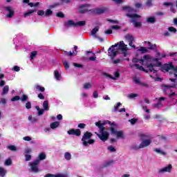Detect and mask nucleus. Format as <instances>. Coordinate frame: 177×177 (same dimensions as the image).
Returning a JSON list of instances; mask_svg holds the SVG:
<instances>
[{
	"instance_id": "nucleus-1",
	"label": "nucleus",
	"mask_w": 177,
	"mask_h": 177,
	"mask_svg": "<svg viewBox=\"0 0 177 177\" xmlns=\"http://www.w3.org/2000/svg\"><path fill=\"white\" fill-rule=\"evenodd\" d=\"M107 124L111 126L113 122H111L110 120H104L102 123V121L99 120L95 123V127H97L100 132V133L97 132H95V133L97 135V138L102 140V142L109 140V138L110 137V133L109 131H105L106 127H104V125H107Z\"/></svg>"
},
{
	"instance_id": "nucleus-2",
	"label": "nucleus",
	"mask_w": 177,
	"mask_h": 177,
	"mask_svg": "<svg viewBox=\"0 0 177 177\" xmlns=\"http://www.w3.org/2000/svg\"><path fill=\"white\" fill-rule=\"evenodd\" d=\"M122 10L127 12L126 14L127 17H129L131 19V22L133 23L134 26L138 28L142 26V22H136V19H140V15L138 14H131V13H135L136 12V10L135 8L128 6H124L122 7Z\"/></svg>"
},
{
	"instance_id": "nucleus-3",
	"label": "nucleus",
	"mask_w": 177,
	"mask_h": 177,
	"mask_svg": "<svg viewBox=\"0 0 177 177\" xmlns=\"http://www.w3.org/2000/svg\"><path fill=\"white\" fill-rule=\"evenodd\" d=\"M117 46H118V49H120L122 52H127V50H128V48L127 47V45H125V44L124 43V41H121L119 43L112 45L108 49V56H110L111 60H114L117 55H118V51H115V48H117Z\"/></svg>"
},
{
	"instance_id": "nucleus-4",
	"label": "nucleus",
	"mask_w": 177,
	"mask_h": 177,
	"mask_svg": "<svg viewBox=\"0 0 177 177\" xmlns=\"http://www.w3.org/2000/svg\"><path fill=\"white\" fill-rule=\"evenodd\" d=\"M93 136V134L89 131H86L82 138V142L83 143V146H88V145H93L95 143V140L91 139Z\"/></svg>"
},
{
	"instance_id": "nucleus-5",
	"label": "nucleus",
	"mask_w": 177,
	"mask_h": 177,
	"mask_svg": "<svg viewBox=\"0 0 177 177\" xmlns=\"http://www.w3.org/2000/svg\"><path fill=\"white\" fill-rule=\"evenodd\" d=\"M39 160L36 159L34 162L30 163V172H35V174H37L39 172Z\"/></svg>"
},
{
	"instance_id": "nucleus-6",
	"label": "nucleus",
	"mask_w": 177,
	"mask_h": 177,
	"mask_svg": "<svg viewBox=\"0 0 177 177\" xmlns=\"http://www.w3.org/2000/svg\"><path fill=\"white\" fill-rule=\"evenodd\" d=\"M124 38L125 39H127V41H129V46L133 48V49H136V46L133 44V42L135 41V38H133V36H132V35L127 34L124 36Z\"/></svg>"
},
{
	"instance_id": "nucleus-7",
	"label": "nucleus",
	"mask_w": 177,
	"mask_h": 177,
	"mask_svg": "<svg viewBox=\"0 0 177 177\" xmlns=\"http://www.w3.org/2000/svg\"><path fill=\"white\" fill-rule=\"evenodd\" d=\"M162 66V64L161 62H158L156 64H147V67L149 68V71L151 73H157V70L154 69V67H161Z\"/></svg>"
},
{
	"instance_id": "nucleus-8",
	"label": "nucleus",
	"mask_w": 177,
	"mask_h": 177,
	"mask_svg": "<svg viewBox=\"0 0 177 177\" xmlns=\"http://www.w3.org/2000/svg\"><path fill=\"white\" fill-rule=\"evenodd\" d=\"M4 10H6V12H8V14L6 15V17H7L8 19H10L13 17V16H15V10H12V7L6 6L4 7Z\"/></svg>"
},
{
	"instance_id": "nucleus-9",
	"label": "nucleus",
	"mask_w": 177,
	"mask_h": 177,
	"mask_svg": "<svg viewBox=\"0 0 177 177\" xmlns=\"http://www.w3.org/2000/svg\"><path fill=\"white\" fill-rule=\"evenodd\" d=\"M68 135H74L75 136H81V130L80 129H71L67 131Z\"/></svg>"
},
{
	"instance_id": "nucleus-10",
	"label": "nucleus",
	"mask_w": 177,
	"mask_h": 177,
	"mask_svg": "<svg viewBox=\"0 0 177 177\" xmlns=\"http://www.w3.org/2000/svg\"><path fill=\"white\" fill-rule=\"evenodd\" d=\"M91 6V4H82L80 6V11L79 12L81 14L86 13V12H90L91 10H88V8Z\"/></svg>"
},
{
	"instance_id": "nucleus-11",
	"label": "nucleus",
	"mask_w": 177,
	"mask_h": 177,
	"mask_svg": "<svg viewBox=\"0 0 177 177\" xmlns=\"http://www.w3.org/2000/svg\"><path fill=\"white\" fill-rule=\"evenodd\" d=\"M110 127H111L109 128V129H110L111 135H115L116 133L118 132L117 131L118 126L117 125V124H115V122H112V124Z\"/></svg>"
},
{
	"instance_id": "nucleus-12",
	"label": "nucleus",
	"mask_w": 177,
	"mask_h": 177,
	"mask_svg": "<svg viewBox=\"0 0 177 177\" xmlns=\"http://www.w3.org/2000/svg\"><path fill=\"white\" fill-rule=\"evenodd\" d=\"M172 165H169L167 167H163L158 171V174H164V172H171Z\"/></svg>"
},
{
	"instance_id": "nucleus-13",
	"label": "nucleus",
	"mask_w": 177,
	"mask_h": 177,
	"mask_svg": "<svg viewBox=\"0 0 177 177\" xmlns=\"http://www.w3.org/2000/svg\"><path fill=\"white\" fill-rule=\"evenodd\" d=\"M151 143V140H142V142L140 144V147L142 149L150 146Z\"/></svg>"
},
{
	"instance_id": "nucleus-14",
	"label": "nucleus",
	"mask_w": 177,
	"mask_h": 177,
	"mask_svg": "<svg viewBox=\"0 0 177 177\" xmlns=\"http://www.w3.org/2000/svg\"><path fill=\"white\" fill-rule=\"evenodd\" d=\"M64 27H66V28H71L72 27H75V22H74V21L73 20H68L66 22L64 23Z\"/></svg>"
},
{
	"instance_id": "nucleus-15",
	"label": "nucleus",
	"mask_w": 177,
	"mask_h": 177,
	"mask_svg": "<svg viewBox=\"0 0 177 177\" xmlns=\"http://www.w3.org/2000/svg\"><path fill=\"white\" fill-rule=\"evenodd\" d=\"M165 97H160L158 99V103L155 104L153 105V107H155L156 109H158V107H161V106H162V103L161 102L165 100Z\"/></svg>"
},
{
	"instance_id": "nucleus-16",
	"label": "nucleus",
	"mask_w": 177,
	"mask_h": 177,
	"mask_svg": "<svg viewBox=\"0 0 177 177\" xmlns=\"http://www.w3.org/2000/svg\"><path fill=\"white\" fill-rule=\"evenodd\" d=\"M162 70H165V71H169V70H172L174 68V65L172 64H165L162 66Z\"/></svg>"
},
{
	"instance_id": "nucleus-17",
	"label": "nucleus",
	"mask_w": 177,
	"mask_h": 177,
	"mask_svg": "<svg viewBox=\"0 0 177 177\" xmlns=\"http://www.w3.org/2000/svg\"><path fill=\"white\" fill-rule=\"evenodd\" d=\"M106 77H108L109 78H111V80H115V78H119L120 77V73L119 72H115V77L111 76L109 73H105Z\"/></svg>"
},
{
	"instance_id": "nucleus-18",
	"label": "nucleus",
	"mask_w": 177,
	"mask_h": 177,
	"mask_svg": "<svg viewBox=\"0 0 177 177\" xmlns=\"http://www.w3.org/2000/svg\"><path fill=\"white\" fill-rule=\"evenodd\" d=\"M75 27H85L86 26V21H80L77 22H75Z\"/></svg>"
},
{
	"instance_id": "nucleus-19",
	"label": "nucleus",
	"mask_w": 177,
	"mask_h": 177,
	"mask_svg": "<svg viewBox=\"0 0 177 177\" xmlns=\"http://www.w3.org/2000/svg\"><path fill=\"white\" fill-rule=\"evenodd\" d=\"M43 109L45 110V111H49V101H44Z\"/></svg>"
},
{
	"instance_id": "nucleus-20",
	"label": "nucleus",
	"mask_w": 177,
	"mask_h": 177,
	"mask_svg": "<svg viewBox=\"0 0 177 177\" xmlns=\"http://www.w3.org/2000/svg\"><path fill=\"white\" fill-rule=\"evenodd\" d=\"M60 125L59 122H54L50 124L51 129H56Z\"/></svg>"
},
{
	"instance_id": "nucleus-21",
	"label": "nucleus",
	"mask_w": 177,
	"mask_h": 177,
	"mask_svg": "<svg viewBox=\"0 0 177 177\" xmlns=\"http://www.w3.org/2000/svg\"><path fill=\"white\" fill-rule=\"evenodd\" d=\"M8 93H9V86L6 85L3 88V92H2L1 95H2V96H3L5 95H8Z\"/></svg>"
},
{
	"instance_id": "nucleus-22",
	"label": "nucleus",
	"mask_w": 177,
	"mask_h": 177,
	"mask_svg": "<svg viewBox=\"0 0 177 177\" xmlns=\"http://www.w3.org/2000/svg\"><path fill=\"white\" fill-rule=\"evenodd\" d=\"M35 88L36 91H38L39 92H45V87L41 86L39 84L35 85Z\"/></svg>"
},
{
	"instance_id": "nucleus-23",
	"label": "nucleus",
	"mask_w": 177,
	"mask_h": 177,
	"mask_svg": "<svg viewBox=\"0 0 177 177\" xmlns=\"http://www.w3.org/2000/svg\"><path fill=\"white\" fill-rule=\"evenodd\" d=\"M104 12H106V8H97L95 10V12L97 13V15H103V13H104Z\"/></svg>"
},
{
	"instance_id": "nucleus-24",
	"label": "nucleus",
	"mask_w": 177,
	"mask_h": 177,
	"mask_svg": "<svg viewBox=\"0 0 177 177\" xmlns=\"http://www.w3.org/2000/svg\"><path fill=\"white\" fill-rule=\"evenodd\" d=\"M140 138L141 139V140H146V139L149 140L150 139V136L147 135V134H140Z\"/></svg>"
},
{
	"instance_id": "nucleus-25",
	"label": "nucleus",
	"mask_w": 177,
	"mask_h": 177,
	"mask_svg": "<svg viewBox=\"0 0 177 177\" xmlns=\"http://www.w3.org/2000/svg\"><path fill=\"white\" fill-rule=\"evenodd\" d=\"M46 154H45V153H41L39 155V161H43V160H46Z\"/></svg>"
},
{
	"instance_id": "nucleus-26",
	"label": "nucleus",
	"mask_w": 177,
	"mask_h": 177,
	"mask_svg": "<svg viewBox=\"0 0 177 177\" xmlns=\"http://www.w3.org/2000/svg\"><path fill=\"white\" fill-rule=\"evenodd\" d=\"M35 12H37L36 10H30L28 12H25L24 14V17H27L28 16H31V15H32V13H35Z\"/></svg>"
},
{
	"instance_id": "nucleus-27",
	"label": "nucleus",
	"mask_w": 177,
	"mask_h": 177,
	"mask_svg": "<svg viewBox=\"0 0 177 177\" xmlns=\"http://www.w3.org/2000/svg\"><path fill=\"white\" fill-rule=\"evenodd\" d=\"M36 110L38 111V115H42L45 111L44 109H40L39 106H35Z\"/></svg>"
},
{
	"instance_id": "nucleus-28",
	"label": "nucleus",
	"mask_w": 177,
	"mask_h": 177,
	"mask_svg": "<svg viewBox=\"0 0 177 177\" xmlns=\"http://www.w3.org/2000/svg\"><path fill=\"white\" fill-rule=\"evenodd\" d=\"M117 138H121V139H124V132L122 131H117L116 134Z\"/></svg>"
},
{
	"instance_id": "nucleus-29",
	"label": "nucleus",
	"mask_w": 177,
	"mask_h": 177,
	"mask_svg": "<svg viewBox=\"0 0 177 177\" xmlns=\"http://www.w3.org/2000/svg\"><path fill=\"white\" fill-rule=\"evenodd\" d=\"M147 48L142 46L138 50V51L141 52V53H147Z\"/></svg>"
},
{
	"instance_id": "nucleus-30",
	"label": "nucleus",
	"mask_w": 177,
	"mask_h": 177,
	"mask_svg": "<svg viewBox=\"0 0 177 177\" xmlns=\"http://www.w3.org/2000/svg\"><path fill=\"white\" fill-rule=\"evenodd\" d=\"M44 13H45L46 17H48V16H52V15H53V11H52V10L50 9H48L46 10Z\"/></svg>"
},
{
	"instance_id": "nucleus-31",
	"label": "nucleus",
	"mask_w": 177,
	"mask_h": 177,
	"mask_svg": "<svg viewBox=\"0 0 177 177\" xmlns=\"http://www.w3.org/2000/svg\"><path fill=\"white\" fill-rule=\"evenodd\" d=\"M5 175H6V170L3 169V167H0V176L5 177Z\"/></svg>"
},
{
	"instance_id": "nucleus-32",
	"label": "nucleus",
	"mask_w": 177,
	"mask_h": 177,
	"mask_svg": "<svg viewBox=\"0 0 177 177\" xmlns=\"http://www.w3.org/2000/svg\"><path fill=\"white\" fill-rule=\"evenodd\" d=\"M64 158L66 159L67 161H70V160H71V153L66 152L64 153Z\"/></svg>"
},
{
	"instance_id": "nucleus-33",
	"label": "nucleus",
	"mask_w": 177,
	"mask_h": 177,
	"mask_svg": "<svg viewBox=\"0 0 177 177\" xmlns=\"http://www.w3.org/2000/svg\"><path fill=\"white\" fill-rule=\"evenodd\" d=\"M97 31H99V26H96L95 28H93L90 35H96V32H97Z\"/></svg>"
},
{
	"instance_id": "nucleus-34",
	"label": "nucleus",
	"mask_w": 177,
	"mask_h": 177,
	"mask_svg": "<svg viewBox=\"0 0 177 177\" xmlns=\"http://www.w3.org/2000/svg\"><path fill=\"white\" fill-rule=\"evenodd\" d=\"M147 23H156V17H149L147 19Z\"/></svg>"
},
{
	"instance_id": "nucleus-35",
	"label": "nucleus",
	"mask_w": 177,
	"mask_h": 177,
	"mask_svg": "<svg viewBox=\"0 0 177 177\" xmlns=\"http://www.w3.org/2000/svg\"><path fill=\"white\" fill-rule=\"evenodd\" d=\"M121 102H118L116 104V106H114V109H112V113H115V111H118V108L120 107Z\"/></svg>"
},
{
	"instance_id": "nucleus-36",
	"label": "nucleus",
	"mask_w": 177,
	"mask_h": 177,
	"mask_svg": "<svg viewBox=\"0 0 177 177\" xmlns=\"http://www.w3.org/2000/svg\"><path fill=\"white\" fill-rule=\"evenodd\" d=\"M114 162L113 160H110L105 163L101 168H106V167H110Z\"/></svg>"
},
{
	"instance_id": "nucleus-37",
	"label": "nucleus",
	"mask_w": 177,
	"mask_h": 177,
	"mask_svg": "<svg viewBox=\"0 0 177 177\" xmlns=\"http://www.w3.org/2000/svg\"><path fill=\"white\" fill-rule=\"evenodd\" d=\"M7 149H9V150H11V151H17V148H16L14 145L8 146Z\"/></svg>"
},
{
	"instance_id": "nucleus-38",
	"label": "nucleus",
	"mask_w": 177,
	"mask_h": 177,
	"mask_svg": "<svg viewBox=\"0 0 177 177\" xmlns=\"http://www.w3.org/2000/svg\"><path fill=\"white\" fill-rule=\"evenodd\" d=\"M5 165L9 166L12 164V159L10 158H8L4 162Z\"/></svg>"
},
{
	"instance_id": "nucleus-39",
	"label": "nucleus",
	"mask_w": 177,
	"mask_h": 177,
	"mask_svg": "<svg viewBox=\"0 0 177 177\" xmlns=\"http://www.w3.org/2000/svg\"><path fill=\"white\" fill-rule=\"evenodd\" d=\"M62 63L66 70H68V68H70V65L68 64V62H67V61L64 60Z\"/></svg>"
},
{
	"instance_id": "nucleus-40",
	"label": "nucleus",
	"mask_w": 177,
	"mask_h": 177,
	"mask_svg": "<svg viewBox=\"0 0 177 177\" xmlns=\"http://www.w3.org/2000/svg\"><path fill=\"white\" fill-rule=\"evenodd\" d=\"M162 88H167V89H171V88H176V86H175V84H174L173 86H169L167 84H162Z\"/></svg>"
},
{
	"instance_id": "nucleus-41",
	"label": "nucleus",
	"mask_w": 177,
	"mask_h": 177,
	"mask_svg": "<svg viewBox=\"0 0 177 177\" xmlns=\"http://www.w3.org/2000/svg\"><path fill=\"white\" fill-rule=\"evenodd\" d=\"M37 51H33L30 53V59L32 60L33 59H35L37 57Z\"/></svg>"
},
{
	"instance_id": "nucleus-42",
	"label": "nucleus",
	"mask_w": 177,
	"mask_h": 177,
	"mask_svg": "<svg viewBox=\"0 0 177 177\" xmlns=\"http://www.w3.org/2000/svg\"><path fill=\"white\" fill-rule=\"evenodd\" d=\"M155 151L156 153H159L160 154H162V156H165V154H167L165 152L161 151V149H160L159 148H156Z\"/></svg>"
},
{
	"instance_id": "nucleus-43",
	"label": "nucleus",
	"mask_w": 177,
	"mask_h": 177,
	"mask_svg": "<svg viewBox=\"0 0 177 177\" xmlns=\"http://www.w3.org/2000/svg\"><path fill=\"white\" fill-rule=\"evenodd\" d=\"M157 48V45L156 44H151L149 46V47L147 48V49H149L151 50H154V49H156Z\"/></svg>"
},
{
	"instance_id": "nucleus-44",
	"label": "nucleus",
	"mask_w": 177,
	"mask_h": 177,
	"mask_svg": "<svg viewBox=\"0 0 177 177\" xmlns=\"http://www.w3.org/2000/svg\"><path fill=\"white\" fill-rule=\"evenodd\" d=\"M145 5L149 8L153 6V0H147L145 3Z\"/></svg>"
},
{
	"instance_id": "nucleus-45",
	"label": "nucleus",
	"mask_w": 177,
	"mask_h": 177,
	"mask_svg": "<svg viewBox=\"0 0 177 177\" xmlns=\"http://www.w3.org/2000/svg\"><path fill=\"white\" fill-rule=\"evenodd\" d=\"M54 73H55V77L56 80H60V73H59V71H55Z\"/></svg>"
},
{
	"instance_id": "nucleus-46",
	"label": "nucleus",
	"mask_w": 177,
	"mask_h": 177,
	"mask_svg": "<svg viewBox=\"0 0 177 177\" xmlns=\"http://www.w3.org/2000/svg\"><path fill=\"white\" fill-rule=\"evenodd\" d=\"M138 95L136 93H131L128 95V97H129V99H133L134 97H138Z\"/></svg>"
},
{
	"instance_id": "nucleus-47",
	"label": "nucleus",
	"mask_w": 177,
	"mask_h": 177,
	"mask_svg": "<svg viewBox=\"0 0 177 177\" xmlns=\"http://www.w3.org/2000/svg\"><path fill=\"white\" fill-rule=\"evenodd\" d=\"M21 100V102H26V100H28V96H27L26 94H23Z\"/></svg>"
},
{
	"instance_id": "nucleus-48",
	"label": "nucleus",
	"mask_w": 177,
	"mask_h": 177,
	"mask_svg": "<svg viewBox=\"0 0 177 177\" xmlns=\"http://www.w3.org/2000/svg\"><path fill=\"white\" fill-rule=\"evenodd\" d=\"M129 122H131V125H135V124H136V122H138V119L132 118V119L129 120Z\"/></svg>"
},
{
	"instance_id": "nucleus-49",
	"label": "nucleus",
	"mask_w": 177,
	"mask_h": 177,
	"mask_svg": "<svg viewBox=\"0 0 177 177\" xmlns=\"http://www.w3.org/2000/svg\"><path fill=\"white\" fill-rule=\"evenodd\" d=\"M91 87H92V84H91V83H86L84 85V89H89Z\"/></svg>"
},
{
	"instance_id": "nucleus-50",
	"label": "nucleus",
	"mask_w": 177,
	"mask_h": 177,
	"mask_svg": "<svg viewBox=\"0 0 177 177\" xmlns=\"http://www.w3.org/2000/svg\"><path fill=\"white\" fill-rule=\"evenodd\" d=\"M168 30H169V31H170V32H177V30H176V28H175L174 27H173V26H170V27H169L168 28Z\"/></svg>"
},
{
	"instance_id": "nucleus-51",
	"label": "nucleus",
	"mask_w": 177,
	"mask_h": 177,
	"mask_svg": "<svg viewBox=\"0 0 177 177\" xmlns=\"http://www.w3.org/2000/svg\"><path fill=\"white\" fill-rule=\"evenodd\" d=\"M57 17H60L61 19H63L64 17V14L62 12H59L56 14Z\"/></svg>"
},
{
	"instance_id": "nucleus-52",
	"label": "nucleus",
	"mask_w": 177,
	"mask_h": 177,
	"mask_svg": "<svg viewBox=\"0 0 177 177\" xmlns=\"http://www.w3.org/2000/svg\"><path fill=\"white\" fill-rule=\"evenodd\" d=\"M139 149H142V147H140V145L139 146L133 145L131 147V150H139Z\"/></svg>"
},
{
	"instance_id": "nucleus-53",
	"label": "nucleus",
	"mask_w": 177,
	"mask_h": 177,
	"mask_svg": "<svg viewBox=\"0 0 177 177\" xmlns=\"http://www.w3.org/2000/svg\"><path fill=\"white\" fill-rule=\"evenodd\" d=\"M44 15H45V11H44V10H39L37 11L38 16H44Z\"/></svg>"
},
{
	"instance_id": "nucleus-54",
	"label": "nucleus",
	"mask_w": 177,
	"mask_h": 177,
	"mask_svg": "<svg viewBox=\"0 0 177 177\" xmlns=\"http://www.w3.org/2000/svg\"><path fill=\"white\" fill-rule=\"evenodd\" d=\"M20 99V96L16 95L11 99V102H17Z\"/></svg>"
},
{
	"instance_id": "nucleus-55",
	"label": "nucleus",
	"mask_w": 177,
	"mask_h": 177,
	"mask_svg": "<svg viewBox=\"0 0 177 177\" xmlns=\"http://www.w3.org/2000/svg\"><path fill=\"white\" fill-rule=\"evenodd\" d=\"M108 150H109L111 151V153H115V148L113 146H109V147H108Z\"/></svg>"
},
{
	"instance_id": "nucleus-56",
	"label": "nucleus",
	"mask_w": 177,
	"mask_h": 177,
	"mask_svg": "<svg viewBox=\"0 0 177 177\" xmlns=\"http://www.w3.org/2000/svg\"><path fill=\"white\" fill-rule=\"evenodd\" d=\"M73 66L75 67H77L78 68H82L84 67V65L77 63H73Z\"/></svg>"
},
{
	"instance_id": "nucleus-57",
	"label": "nucleus",
	"mask_w": 177,
	"mask_h": 177,
	"mask_svg": "<svg viewBox=\"0 0 177 177\" xmlns=\"http://www.w3.org/2000/svg\"><path fill=\"white\" fill-rule=\"evenodd\" d=\"M77 127L78 128H80V129H84L86 127V124L84 123H80Z\"/></svg>"
},
{
	"instance_id": "nucleus-58",
	"label": "nucleus",
	"mask_w": 177,
	"mask_h": 177,
	"mask_svg": "<svg viewBox=\"0 0 177 177\" xmlns=\"http://www.w3.org/2000/svg\"><path fill=\"white\" fill-rule=\"evenodd\" d=\"M25 106L27 110H30V109H31V102H26Z\"/></svg>"
},
{
	"instance_id": "nucleus-59",
	"label": "nucleus",
	"mask_w": 177,
	"mask_h": 177,
	"mask_svg": "<svg viewBox=\"0 0 177 177\" xmlns=\"http://www.w3.org/2000/svg\"><path fill=\"white\" fill-rule=\"evenodd\" d=\"M112 30H120L121 28V26L118 25H113L111 27Z\"/></svg>"
},
{
	"instance_id": "nucleus-60",
	"label": "nucleus",
	"mask_w": 177,
	"mask_h": 177,
	"mask_svg": "<svg viewBox=\"0 0 177 177\" xmlns=\"http://www.w3.org/2000/svg\"><path fill=\"white\" fill-rule=\"evenodd\" d=\"M112 60H113V64H118L119 63H121L120 59H112Z\"/></svg>"
},
{
	"instance_id": "nucleus-61",
	"label": "nucleus",
	"mask_w": 177,
	"mask_h": 177,
	"mask_svg": "<svg viewBox=\"0 0 177 177\" xmlns=\"http://www.w3.org/2000/svg\"><path fill=\"white\" fill-rule=\"evenodd\" d=\"M163 6H174V3L170 2H165L163 3Z\"/></svg>"
},
{
	"instance_id": "nucleus-62",
	"label": "nucleus",
	"mask_w": 177,
	"mask_h": 177,
	"mask_svg": "<svg viewBox=\"0 0 177 177\" xmlns=\"http://www.w3.org/2000/svg\"><path fill=\"white\" fill-rule=\"evenodd\" d=\"M25 158H26V161H30V160H31V155L26 154Z\"/></svg>"
},
{
	"instance_id": "nucleus-63",
	"label": "nucleus",
	"mask_w": 177,
	"mask_h": 177,
	"mask_svg": "<svg viewBox=\"0 0 177 177\" xmlns=\"http://www.w3.org/2000/svg\"><path fill=\"white\" fill-rule=\"evenodd\" d=\"M135 7L137 9H140V8H142V3H135Z\"/></svg>"
},
{
	"instance_id": "nucleus-64",
	"label": "nucleus",
	"mask_w": 177,
	"mask_h": 177,
	"mask_svg": "<svg viewBox=\"0 0 177 177\" xmlns=\"http://www.w3.org/2000/svg\"><path fill=\"white\" fill-rule=\"evenodd\" d=\"M44 177H56V174H47L44 176Z\"/></svg>"
}]
</instances>
